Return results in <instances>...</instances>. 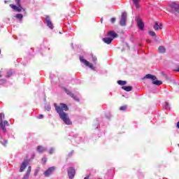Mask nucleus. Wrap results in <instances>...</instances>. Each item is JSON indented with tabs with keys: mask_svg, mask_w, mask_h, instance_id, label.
Instances as JSON below:
<instances>
[{
	"mask_svg": "<svg viewBox=\"0 0 179 179\" xmlns=\"http://www.w3.org/2000/svg\"><path fill=\"white\" fill-rule=\"evenodd\" d=\"M177 71L179 72V68L177 69Z\"/></svg>",
	"mask_w": 179,
	"mask_h": 179,
	"instance_id": "37998d69",
	"label": "nucleus"
},
{
	"mask_svg": "<svg viewBox=\"0 0 179 179\" xmlns=\"http://www.w3.org/2000/svg\"><path fill=\"white\" fill-rule=\"evenodd\" d=\"M120 26H127V13H122L120 22Z\"/></svg>",
	"mask_w": 179,
	"mask_h": 179,
	"instance_id": "39448f33",
	"label": "nucleus"
},
{
	"mask_svg": "<svg viewBox=\"0 0 179 179\" xmlns=\"http://www.w3.org/2000/svg\"><path fill=\"white\" fill-rule=\"evenodd\" d=\"M59 115L66 125H72V121L71 120V118H69V115H68V113H59Z\"/></svg>",
	"mask_w": 179,
	"mask_h": 179,
	"instance_id": "f257e3e1",
	"label": "nucleus"
},
{
	"mask_svg": "<svg viewBox=\"0 0 179 179\" xmlns=\"http://www.w3.org/2000/svg\"><path fill=\"white\" fill-rule=\"evenodd\" d=\"M80 62H83V64H85L86 66H90V68H92L93 66L87 60L85 59L83 57H80Z\"/></svg>",
	"mask_w": 179,
	"mask_h": 179,
	"instance_id": "4468645a",
	"label": "nucleus"
},
{
	"mask_svg": "<svg viewBox=\"0 0 179 179\" xmlns=\"http://www.w3.org/2000/svg\"><path fill=\"white\" fill-rule=\"evenodd\" d=\"M27 166H29V159H24L20 165V173H23Z\"/></svg>",
	"mask_w": 179,
	"mask_h": 179,
	"instance_id": "0eeeda50",
	"label": "nucleus"
},
{
	"mask_svg": "<svg viewBox=\"0 0 179 179\" xmlns=\"http://www.w3.org/2000/svg\"><path fill=\"white\" fill-rule=\"evenodd\" d=\"M38 120H43V118H44V115H39L37 117Z\"/></svg>",
	"mask_w": 179,
	"mask_h": 179,
	"instance_id": "473e14b6",
	"label": "nucleus"
},
{
	"mask_svg": "<svg viewBox=\"0 0 179 179\" xmlns=\"http://www.w3.org/2000/svg\"><path fill=\"white\" fill-rule=\"evenodd\" d=\"M54 153V148H50L49 150V155H52Z\"/></svg>",
	"mask_w": 179,
	"mask_h": 179,
	"instance_id": "72a5a7b5",
	"label": "nucleus"
},
{
	"mask_svg": "<svg viewBox=\"0 0 179 179\" xmlns=\"http://www.w3.org/2000/svg\"><path fill=\"white\" fill-rule=\"evenodd\" d=\"M122 89L125 90V92H132V87L131 86H122Z\"/></svg>",
	"mask_w": 179,
	"mask_h": 179,
	"instance_id": "6ab92c4d",
	"label": "nucleus"
},
{
	"mask_svg": "<svg viewBox=\"0 0 179 179\" xmlns=\"http://www.w3.org/2000/svg\"><path fill=\"white\" fill-rule=\"evenodd\" d=\"M73 155V150L69 153V157H71Z\"/></svg>",
	"mask_w": 179,
	"mask_h": 179,
	"instance_id": "e433bc0d",
	"label": "nucleus"
},
{
	"mask_svg": "<svg viewBox=\"0 0 179 179\" xmlns=\"http://www.w3.org/2000/svg\"><path fill=\"white\" fill-rule=\"evenodd\" d=\"M48 111H50V108H49V109H48Z\"/></svg>",
	"mask_w": 179,
	"mask_h": 179,
	"instance_id": "c03bdc74",
	"label": "nucleus"
},
{
	"mask_svg": "<svg viewBox=\"0 0 179 179\" xmlns=\"http://www.w3.org/2000/svg\"><path fill=\"white\" fill-rule=\"evenodd\" d=\"M5 118V115L3 113L0 114V119L1 121H3V120Z\"/></svg>",
	"mask_w": 179,
	"mask_h": 179,
	"instance_id": "7c9ffc66",
	"label": "nucleus"
},
{
	"mask_svg": "<svg viewBox=\"0 0 179 179\" xmlns=\"http://www.w3.org/2000/svg\"><path fill=\"white\" fill-rule=\"evenodd\" d=\"M65 92H66V94H68L69 95V94H70L71 93V91H69V90H65Z\"/></svg>",
	"mask_w": 179,
	"mask_h": 179,
	"instance_id": "4c0bfd02",
	"label": "nucleus"
},
{
	"mask_svg": "<svg viewBox=\"0 0 179 179\" xmlns=\"http://www.w3.org/2000/svg\"><path fill=\"white\" fill-rule=\"evenodd\" d=\"M148 33L150 36H152V37H155L156 36V33L153 31H150Z\"/></svg>",
	"mask_w": 179,
	"mask_h": 179,
	"instance_id": "cd10ccee",
	"label": "nucleus"
},
{
	"mask_svg": "<svg viewBox=\"0 0 179 179\" xmlns=\"http://www.w3.org/2000/svg\"><path fill=\"white\" fill-rule=\"evenodd\" d=\"M158 52L159 54H164L166 52V47L161 45L158 48Z\"/></svg>",
	"mask_w": 179,
	"mask_h": 179,
	"instance_id": "a211bd4d",
	"label": "nucleus"
},
{
	"mask_svg": "<svg viewBox=\"0 0 179 179\" xmlns=\"http://www.w3.org/2000/svg\"><path fill=\"white\" fill-rule=\"evenodd\" d=\"M69 96H70V97H72V99H73L74 100H77V101H79V99H78V96H76L73 93H72L71 92H70V93L69 94Z\"/></svg>",
	"mask_w": 179,
	"mask_h": 179,
	"instance_id": "aec40b11",
	"label": "nucleus"
},
{
	"mask_svg": "<svg viewBox=\"0 0 179 179\" xmlns=\"http://www.w3.org/2000/svg\"><path fill=\"white\" fill-rule=\"evenodd\" d=\"M0 54H1V50H0Z\"/></svg>",
	"mask_w": 179,
	"mask_h": 179,
	"instance_id": "de8ad7c7",
	"label": "nucleus"
},
{
	"mask_svg": "<svg viewBox=\"0 0 179 179\" xmlns=\"http://www.w3.org/2000/svg\"><path fill=\"white\" fill-rule=\"evenodd\" d=\"M143 79H151V80H152V85H155V86H160V85H163V82L158 80L157 78L152 74L145 75Z\"/></svg>",
	"mask_w": 179,
	"mask_h": 179,
	"instance_id": "f03ea898",
	"label": "nucleus"
},
{
	"mask_svg": "<svg viewBox=\"0 0 179 179\" xmlns=\"http://www.w3.org/2000/svg\"><path fill=\"white\" fill-rule=\"evenodd\" d=\"M110 22H111V23H115V17H112L110 19Z\"/></svg>",
	"mask_w": 179,
	"mask_h": 179,
	"instance_id": "f704fd0d",
	"label": "nucleus"
},
{
	"mask_svg": "<svg viewBox=\"0 0 179 179\" xmlns=\"http://www.w3.org/2000/svg\"><path fill=\"white\" fill-rule=\"evenodd\" d=\"M163 29V24L160 23L159 24V29L162 30Z\"/></svg>",
	"mask_w": 179,
	"mask_h": 179,
	"instance_id": "58836bf2",
	"label": "nucleus"
},
{
	"mask_svg": "<svg viewBox=\"0 0 179 179\" xmlns=\"http://www.w3.org/2000/svg\"><path fill=\"white\" fill-rule=\"evenodd\" d=\"M1 144L3 145V146H6V145L8 144V140H2L1 141Z\"/></svg>",
	"mask_w": 179,
	"mask_h": 179,
	"instance_id": "b1692460",
	"label": "nucleus"
},
{
	"mask_svg": "<svg viewBox=\"0 0 179 179\" xmlns=\"http://www.w3.org/2000/svg\"><path fill=\"white\" fill-rule=\"evenodd\" d=\"M38 153H43V152H47V148L43 147L42 145H38L36 148Z\"/></svg>",
	"mask_w": 179,
	"mask_h": 179,
	"instance_id": "f3484780",
	"label": "nucleus"
},
{
	"mask_svg": "<svg viewBox=\"0 0 179 179\" xmlns=\"http://www.w3.org/2000/svg\"><path fill=\"white\" fill-rule=\"evenodd\" d=\"M42 162H43L44 163H46L47 162V158L46 157L42 158Z\"/></svg>",
	"mask_w": 179,
	"mask_h": 179,
	"instance_id": "c9c22d12",
	"label": "nucleus"
},
{
	"mask_svg": "<svg viewBox=\"0 0 179 179\" xmlns=\"http://www.w3.org/2000/svg\"><path fill=\"white\" fill-rule=\"evenodd\" d=\"M92 58V61L94 62H96V61H97V57H96L94 55H93V53L91 54Z\"/></svg>",
	"mask_w": 179,
	"mask_h": 179,
	"instance_id": "a878e982",
	"label": "nucleus"
},
{
	"mask_svg": "<svg viewBox=\"0 0 179 179\" xmlns=\"http://www.w3.org/2000/svg\"><path fill=\"white\" fill-rule=\"evenodd\" d=\"M54 170H55V167H54V166H51L49 169H48V170H46L44 172L45 177H49L50 176H51V174L52 173V171H54Z\"/></svg>",
	"mask_w": 179,
	"mask_h": 179,
	"instance_id": "9d476101",
	"label": "nucleus"
},
{
	"mask_svg": "<svg viewBox=\"0 0 179 179\" xmlns=\"http://www.w3.org/2000/svg\"><path fill=\"white\" fill-rule=\"evenodd\" d=\"M101 22L103 23V18L101 19Z\"/></svg>",
	"mask_w": 179,
	"mask_h": 179,
	"instance_id": "a19ab883",
	"label": "nucleus"
},
{
	"mask_svg": "<svg viewBox=\"0 0 179 179\" xmlns=\"http://www.w3.org/2000/svg\"><path fill=\"white\" fill-rule=\"evenodd\" d=\"M7 3V1H5V3Z\"/></svg>",
	"mask_w": 179,
	"mask_h": 179,
	"instance_id": "a18cd8bd",
	"label": "nucleus"
},
{
	"mask_svg": "<svg viewBox=\"0 0 179 179\" xmlns=\"http://www.w3.org/2000/svg\"><path fill=\"white\" fill-rule=\"evenodd\" d=\"M178 146L179 147V144H178Z\"/></svg>",
	"mask_w": 179,
	"mask_h": 179,
	"instance_id": "49530a36",
	"label": "nucleus"
},
{
	"mask_svg": "<svg viewBox=\"0 0 179 179\" xmlns=\"http://www.w3.org/2000/svg\"><path fill=\"white\" fill-rule=\"evenodd\" d=\"M133 3L137 9H139V0H133Z\"/></svg>",
	"mask_w": 179,
	"mask_h": 179,
	"instance_id": "412c9836",
	"label": "nucleus"
},
{
	"mask_svg": "<svg viewBox=\"0 0 179 179\" xmlns=\"http://www.w3.org/2000/svg\"><path fill=\"white\" fill-rule=\"evenodd\" d=\"M2 76V73L0 72V78Z\"/></svg>",
	"mask_w": 179,
	"mask_h": 179,
	"instance_id": "79ce46f5",
	"label": "nucleus"
},
{
	"mask_svg": "<svg viewBox=\"0 0 179 179\" xmlns=\"http://www.w3.org/2000/svg\"><path fill=\"white\" fill-rule=\"evenodd\" d=\"M67 172H68L69 178L70 179H73V177H75V174L76 173L75 171V169H73V168H69L68 170H67Z\"/></svg>",
	"mask_w": 179,
	"mask_h": 179,
	"instance_id": "1a4fd4ad",
	"label": "nucleus"
},
{
	"mask_svg": "<svg viewBox=\"0 0 179 179\" xmlns=\"http://www.w3.org/2000/svg\"><path fill=\"white\" fill-rule=\"evenodd\" d=\"M0 127L3 130V132H6V127H9V122L8 121L1 120Z\"/></svg>",
	"mask_w": 179,
	"mask_h": 179,
	"instance_id": "6e6552de",
	"label": "nucleus"
},
{
	"mask_svg": "<svg viewBox=\"0 0 179 179\" xmlns=\"http://www.w3.org/2000/svg\"><path fill=\"white\" fill-rule=\"evenodd\" d=\"M127 106H121L120 108V111H127Z\"/></svg>",
	"mask_w": 179,
	"mask_h": 179,
	"instance_id": "393cba45",
	"label": "nucleus"
},
{
	"mask_svg": "<svg viewBox=\"0 0 179 179\" xmlns=\"http://www.w3.org/2000/svg\"><path fill=\"white\" fill-rule=\"evenodd\" d=\"M11 75H13V73L12 71H8L6 78H10Z\"/></svg>",
	"mask_w": 179,
	"mask_h": 179,
	"instance_id": "c756f323",
	"label": "nucleus"
},
{
	"mask_svg": "<svg viewBox=\"0 0 179 179\" xmlns=\"http://www.w3.org/2000/svg\"><path fill=\"white\" fill-rule=\"evenodd\" d=\"M113 38H110V37H105L102 38V41H103V43H105V44H111V43H113Z\"/></svg>",
	"mask_w": 179,
	"mask_h": 179,
	"instance_id": "dca6fc26",
	"label": "nucleus"
},
{
	"mask_svg": "<svg viewBox=\"0 0 179 179\" xmlns=\"http://www.w3.org/2000/svg\"><path fill=\"white\" fill-rule=\"evenodd\" d=\"M16 5L15 4H10V8L14 10V12H21L22 10H24V8L22 7V4H20V2H22V0H15Z\"/></svg>",
	"mask_w": 179,
	"mask_h": 179,
	"instance_id": "7ed1b4c3",
	"label": "nucleus"
},
{
	"mask_svg": "<svg viewBox=\"0 0 179 179\" xmlns=\"http://www.w3.org/2000/svg\"><path fill=\"white\" fill-rule=\"evenodd\" d=\"M164 106L165 108H169L170 105L169 104V102H164Z\"/></svg>",
	"mask_w": 179,
	"mask_h": 179,
	"instance_id": "2f4dec72",
	"label": "nucleus"
},
{
	"mask_svg": "<svg viewBox=\"0 0 179 179\" xmlns=\"http://www.w3.org/2000/svg\"><path fill=\"white\" fill-rule=\"evenodd\" d=\"M159 22L157 21V22H155V24L154 25V29L157 31V30H159Z\"/></svg>",
	"mask_w": 179,
	"mask_h": 179,
	"instance_id": "5701e85b",
	"label": "nucleus"
},
{
	"mask_svg": "<svg viewBox=\"0 0 179 179\" xmlns=\"http://www.w3.org/2000/svg\"><path fill=\"white\" fill-rule=\"evenodd\" d=\"M170 8L172 9V10H175V12H177L179 13V5L176 3H172L171 5H169Z\"/></svg>",
	"mask_w": 179,
	"mask_h": 179,
	"instance_id": "9b49d317",
	"label": "nucleus"
},
{
	"mask_svg": "<svg viewBox=\"0 0 179 179\" xmlns=\"http://www.w3.org/2000/svg\"><path fill=\"white\" fill-rule=\"evenodd\" d=\"M117 83L120 85V86H125V85H127V81H124V80H117Z\"/></svg>",
	"mask_w": 179,
	"mask_h": 179,
	"instance_id": "4be33fe9",
	"label": "nucleus"
},
{
	"mask_svg": "<svg viewBox=\"0 0 179 179\" xmlns=\"http://www.w3.org/2000/svg\"><path fill=\"white\" fill-rule=\"evenodd\" d=\"M107 36H108V37L113 38V40H114V38H115L116 37H118V34L117 33L114 32V31H108L107 33Z\"/></svg>",
	"mask_w": 179,
	"mask_h": 179,
	"instance_id": "f8f14e48",
	"label": "nucleus"
},
{
	"mask_svg": "<svg viewBox=\"0 0 179 179\" xmlns=\"http://www.w3.org/2000/svg\"><path fill=\"white\" fill-rule=\"evenodd\" d=\"M46 23L48 26V27L51 29H54V25L52 24V22L50 20V17L47 16L45 18Z\"/></svg>",
	"mask_w": 179,
	"mask_h": 179,
	"instance_id": "2eb2a0df",
	"label": "nucleus"
},
{
	"mask_svg": "<svg viewBox=\"0 0 179 179\" xmlns=\"http://www.w3.org/2000/svg\"><path fill=\"white\" fill-rule=\"evenodd\" d=\"M31 173V166H29L27 169V171L25 173V174L24 175L22 179H29V178L30 177Z\"/></svg>",
	"mask_w": 179,
	"mask_h": 179,
	"instance_id": "ddd939ff",
	"label": "nucleus"
},
{
	"mask_svg": "<svg viewBox=\"0 0 179 179\" xmlns=\"http://www.w3.org/2000/svg\"><path fill=\"white\" fill-rule=\"evenodd\" d=\"M152 41L149 39L147 40V43H151Z\"/></svg>",
	"mask_w": 179,
	"mask_h": 179,
	"instance_id": "ea45409f",
	"label": "nucleus"
},
{
	"mask_svg": "<svg viewBox=\"0 0 179 179\" xmlns=\"http://www.w3.org/2000/svg\"><path fill=\"white\" fill-rule=\"evenodd\" d=\"M136 22H137V27L141 31L145 30V23L142 22V19H141L140 17H138L136 20Z\"/></svg>",
	"mask_w": 179,
	"mask_h": 179,
	"instance_id": "423d86ee",
	"label": "nucleus"
},
{
	"mask_svg": "<svg viewBox=\"0 0 179 179\" xmlns=\"http://www.w3.org/2000/svg\"><path fill=\"white\" fill-rule=\"evenodd\" d=\"M55 110L57 113H64V111H68V106L65 103H60L59 105L55 104Z\"/></svg>",
	"mask_w": 179,
	"mask_h": 179,
	"instance_id": "20e7f679",
	"label": "nucleus"
},
{
	"mask_svg": "<svg viewBox=\"0 0 179 179\" xmlns=\"http://www.w3.org/2000/svg\"><path fill=\"white\" fill-rule=\"evenodd\" d=\"M16 17H17V19L22 20V19H23V15H22V14H17L16 15Z\"/></svg>",
	"mask_w": 179,
	"mask_h": 179,
	"instance_id": "c85d7f7f",
	"label": "nucleus"
},
{
	"mask_svg": "<svg viewBox=\"0 0 179 179\" xmlns=\"http://www.w3.org/2000/svg\"><path fill=\"white\" fill-rule=\"evenodd\" d=\"M38 171H40V168H36V169H35V172H34V176H35V177H36V176H38Z\"/></svg>",
	"mask_w": 179,
	"mask_h": 179,
	"instance_id": "bb28decb",
	"label": "nucleus"
}]
</instances>
